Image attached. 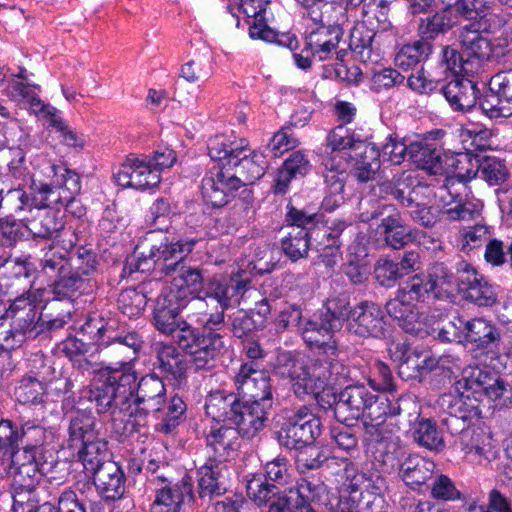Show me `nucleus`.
Wrapping results in <instances>:
<instances>
[{
	"mask_svg": "<svg viewBox=\"0 0 512 512\" xmlns=\"http://www.w3.org/2000/svg\"><path fill=\"white\" fill-rule=\"evenodd\" d=\"M143 344L136 331H114L97 343L100 367L93 370V399L99 413H106L111 407L127 409L138 381L135 362Z\"/></svg>",
	"mask_w": 512,
	"mask_h": 512,
	"instance_id": "f257e3e1",
	"label": "nucleus"
},
{
	"mask_svg": "<svg viewBox=\"0 0 512 512\" xmlns=\"http://www.w3.org/2000/svg\"><path fill=\"white\" fill-rule=\"evenodd\" d=\"M157 234L148 233L143 242L136 246L132 256L128 257L124 272L131 275L135 271L155 270L165 275L173 274L193 250L194 239L170 241L166 236L156 239Z\"/></svg>",
	"mask_w": 512,
	"mask_h": 512,
	"instance_id": "f03ea898",
	"label": "nucleus"
},
{
	"mask_svg": "<svg viewBox=\"0 0 512 512\" xmlns=\"http://www.w3.org/2000/svg\"><path fill=\"white\" fill-rule=\"evenodd\" d=\"M166 404V388L160 377L148 374L136 382L132 399L127 409L111 407L113 417L116 413L127 416L123 433L132 434L147 424L149 413H161Z\"/></svg>",
	"mask_w": 512,
	"mask_h": 512,
	"instance_id": "7ed1b4c3",
	"label": "nucleus"
},
{
	"mask_svg": "<svg viewBox=\"0 0 512 512\" xmlns=\"http://www.w3.org/2000/svg\"><path fill=\"white\" fill-rule=\"evenodd\" d=\"M473 24L459 30L460 49L445 47L443 61L454 75L478 74L491 55L490 41Z\"/></svg>",
	"mask_w": 512,
	"mask_h": 512,
	"instance_id": "20e7f679",
	"label": "nucleus"
},
{
	"mask_svg": "<svg viewBox=\"0 0 512 512\" xmlns=\"http://www.w3.org/2000/svg\"><path fill=\"white\" fill-rule=\"evenodd\" d=\"M455 387L464 403L474 411L475 415L482 413L480 404L487 400H497L510 390V385L503 378L479 367L468 366L463 369L461 378Z\"/></svg>",
	"mask_w": 512,
	"mask_h": 512,
	"instance_id": "39448f33",
	"label": "nucleus"
},
{
	"mask_svg": "<svg viewBox=\"0 0 512 512\" xmlns=\"http://www.w3.org/2000/svg\"><path fill=\"white\" fill-rule=\"evenodd\" d=\"M47 176L50 183H32L31 201L34 208H58L71 199V195H79L81 180L79 174L65 164H51Z\"/></svg>",
	"mask_w": 512,
	"mask_h": 512,
	"instance_id": "423d86ee",
	"label": "nucleus"
},
{
	"mask_svg": "<svg viewBox=\"0 0 512 512\" xmlns=\"http://www.w3.org/2000/svg\"><path fill=\"white\" fill-rule=\"evenodd\" d=\"M407 414L409 422L416 421L420 415L419 407L414 398L400 397L394 404L389 399L372 395V400L367 403V408L360 416L365 429V434L369 436L370 441H379L382 439L383 426L386 417L400 416Z\"/></svg>",
	"mask_w": 512,
	"mask_h": 512,
	"instance_id": "0eeeda50",
	"label": "nucleus"
},
{
	"mask_svg": "<svg viewBox=\"0 0 512 512\" xmlns=\"http://www.w3.org/2000/svg\"><path fill=\"white\" fill-rule=\"evenodd\" d=\"M151 485L154 486V500L150 512H185V506L194 499L193 481L189 475L175 483L166 476H155Z\"/></svg>",
	"mask_w": 512,
	"mask_h": 512,
	"instance_id": "6e6552de",
	"label": "nucleus"
},
{
	"mask_svg": "<svg viewBox=\"0 0 512 512\" xmlns=\"http://www.w3.org/2000/svg\"><path fill=\"white\" fill-rule=\"evenodd\" d=\"M321 434V421L311 408L300 406L283 423L279 431L281 443L289 449L312 444Z\"/></svg>",
	"mask_w": 512,
	"mask_h": 512,
	"instance_id": "1a4fd4ad",
	"label": "nucleus"
},
{
	"mask_svg": "<svg viewBox=\"0 0 512 512\" xmlns=\"http://www.w3.org/2000/svg\"><path fill=\"white\" fill-rule=\"evenodd\" d=\"M241 187L229 165H214L201 181V195L206 204L221 208L235 197Z\"/></svg>",
	"mask_w": 512,
	"mask_h": 512,
	"instance_id": "9d476101",
	"label": "nucleus"
},
{
	"mask_svg": "<svg viewBox=\"0 0 512 512\" xmlns=\"http://www.w3.org/2000/svg\"><path fill=\"white\" fill-rule=\"evenodd\" d=\"M456 274L459 292L466 301L479 307H492L497 302L492 285L470 263L459 260Z\"/></svg>",
	"mask_w": 512,
	"mask_h": 512,
	"instance_id": "9b49d317",
	"label": "nucleus"
},
{
	"mask_svg": "<svg viewBox=\"0 0 512 512\" xmlns=\"http://www.w3.org/2000/svg\"><path fill=\"white\" fill-rule=\"evenodd\" d=\"M276 370L279 375L289 379L291 388L298 398L317 396L322 390L304 360L294 357L290 352L277 357Z\"/></svg>",
	"mask_w": 512,
	"mask_h": 512,
	"instance_id": "f8f14e48",
	"label": "nucleus"
},
{
	"mask_svg": "<svg viewBox=\"0 0 512 512\" xmlns=\"http://www.w3.org/2000/svg\"><path fill=\"white\" fill-rule=\"evenodd\" d=\"M234 385L239 396L248 397L251 401L258 403L273 401L269 374L259 369L254 362L240 366L234 376Z\"/></svg>",
	"mask_w": 512,
	"mask_h": 512,
	"instance_id": "ddd939ff",
	"label": "nucleus"
},
{
	"mask_svg": "<svg viewBox=\"0 0 512 512\" xmlns=\"http://www.w3.org/2000/svg\"><path fill=\"white\" fill-rule=\"evenodd\" d=\"M115 178L119 185L137 190L156 187L160 183V175L152 168L150 156L130 155L121 164Z\"/></svg>",
	"mask_w": 512,
	"mask_h": 512,
	"instance_id": "4468645a",
	"label": "nucleus"
},
{
	"mask_svg": "<svg viewBox=\"0 0 512 512\" xmlns=\"http://www.w3.org/2000/svg\"><path fill=\"white\" fill-rule=\"evenodd\" d=\"M381 308L370 301H361L354 306V312L346 324V331L359 338H381L385 330Z\"/></svg>",
	"mask_w": 512,
	"mask_h": 512,
	"instance_id": "2eb2a0df",
	"label": "nucleus"
},
{
	"mask_svg": "<svg viewBox=\"0 0 512 512\" xmlns=\"http://www.w3.org/2000/svg\"><path fill=\"white\" fill-rule=\"evenodd\" d=\"M361 217L363 221L382 217L381 223L377 227V233L387 246L401 249L408 243L411 235L410 229L403 223L400 212L393 205H382L374 210L370 217H364V214Z\"/></svg>",
	"mask_w": 512,
	"mask_h": 512,
	"instance_id": "dca6fc26",
	"label": "nucleus"
},
{
	"mask_svg": "<svg viewBox=\"0 0 512 512\" xmlns=\"http://www.w3.org/2000/svg\"><path fill=\"white\" fill-rule=\"evenodd\" d=\"M186 306V290L181 287L178 292L169 289L168 292L161 293L156 301L154 308V326L166 335L173 333V330L179 327L183 321L179 314Z\"/></svg>",
	"mask_w": 512,
	"mask_h": 512,
	"instance_id": "f3484780",
	"label": "nucleus"
},
{
	"mask_svg": "<svg viewBox=\"0 0 512 512\" xmlns=\"http://www.w3.org/2000/svg\"><path fill=\"white\" fill-rule=\"evenodd\" d=\"M371 392L364 384L348 385L335 396L334 416L340 423L358 420L372 400Z\"/></svg>",
	"mask_w": 512,
	"mask_h": 512,
	"instance_id": "a211bd4d",
	"label": "nucleus"
},
{
	"mask_svg": "<svg viewBox=\"0 0 512 512\" xmlns=\"http://www.w3.org/2000/svg\"><path fill=\"white\" fill-rule=\"evenodd\" d=\"M339 330L320 313L318 319L307 320L300 328V333L310 348L318 349L325 355H337L338 344L334 335Z\"/></svg>",
	"mask_w": 512,
	"mask_h": 512,
	"instance_id": "6ab92c4d",
	"label": "nucleus"
},
{
	"mask_svg": "<svg viewBox=\"0 0 512 512\" xmlns=\"http://www.w3.org/2000/svg\"><path fill=\"white\" fill-rule=\"evenodd\" d=\"M271 408V402L247 401L241 403L232 425L235 426L234 428L240 436L251 439L265 427Z\"/></svg>",
	"mask_w": 512,
	"mask_h": 512,
	"instance_id": "aec40b11",
	"label": "nucleus"
},
{
	"mask_svg": "<svg viewBox=\"0 0 512 512\" xmlns=\"http://www.w3.org/2000/svg\"><path fill=\"white\" fill-rule=\"evenodd\" d=\"M47 474L46 464L39 466L34 454L22 455L20 452H13L10 470L11 489L37 488L41 477Z\"/></svg>",
	"mask_w": 512,
	"mask_h": 512,
	"instance_id": "412c9836",
	"label": "nucleus"
},
{
	"mask_svg": "<svg viewBox=\"0 0 512 512\" xmlns=\"http://www.w3.org/2000/svg\"><path fill=\"white\" fill-rule=\"evenodd\" d=\"M343 36V29L339 25H317L307 28L305 36V49L312 57L319 61L326 60L330 53L338 47Z\"/></svg>",
	"mask_w": 512,
	"mask_h": 512,
	"instance_id": "4be33fe9",
	"label": "nucleus"
},
{
	"mask_svg": "<svg viewBox=\"0 0 512 512\" xmlns=\"http://www.w3.org/2000/svg\"><path fill=\"white\" fill-rule=\"evenodd\" d=\"M380 156V150L375 144L363 140L356 142V146L348 153L354 177L359 182L372 180L380 169Z\"/></svg>",
	"mask_w": 512,
	"mask_h": 512,
	"instance_id": "5701e85b",
	"label": "nucleus"
},
{
	"mask_svg": "<svg viewBox=\"0 0 512 512\" xmlns=\"http://www.w3.org/2000/svg\"><path fill=\"white\" fill-rule=\"evenodd\" d=\"M239 12L246 17L249 26V35L253 39H260L272 43L277 33L271 29L265 18L268 3L262 0H232Z\"/></svg>",
	"mask_w": 512,
	"mask_h": 512,
	"instance_id": "b1692460",
	"label": "nucleus"
},
{
	"mask_svg": "<svg viewBox=\"0 0 512 512\" xmlns=\"http://www.w3.org/2000/svg\"><path fill=\"white\" fill-rule=\"evenodd\" d=\"M460 444L465 457L474 464L486 466L496 459L491 436L480 427L464 432Z\"/></svg>",
	"mask_w": 512,
	"mask_h": 512,
	"instance_id": "393cba45",
	"label": "nucleus"
},
{
	"mask_svg": "<svg viewBox=\"0 0 512 512\" xmlns=\"http://www.w3.org/2000/svg\"><path fill=\"white\" fill-rule=\"evenodd\" d=\"M412 175L406 171L394 175L392 179L387 180L380 185V191L386 196H391L402 207H409L412 203H417L418 195L425 194L429 187L420 183H414Z\"/></svg>",
	"mask_w": 512,
	"mask_h": 512,
	"instance_id": "a878e982",
	"label": "nucleus"
},
{
	"mask_svg": "<svg viewBox=\"0 0 512 512\" xmlns=\"http://www.w3.org/2000/svg\"><path fill=\"white\" fill-rule=\"evenodd\" d=\"M239 436L238 431L232 426L211 428L206 436L209 461L224 463L233 457L239 447Z\"/></svg>",
	"mask_w": 512,
	"mask_h": 512,
	"instance_id": "bb28decb",
	"label": "nucleus"
},
{
	"mask_svg": "<svg viewBox=\"0 0 512 512\" xmlns=\"http://www.w3.org/2000/svg\"><path fill=\"white\" fill-rule=\"evenodd\" d=\"M451 153H442L429 144L419 141L410 142V160L422 170L433 174L442 175L449 173Z\"/></svg>",
	"mask_w": 512,
	"mask_h": 512,
	"instance_id": "cd10ccee",
	"label": "nucleus"
},
{
	"mask_svg": "<svg viewBox=\"0 0 512 512\" xmlns=\"http://www.w3.org/2000/svg\"><path fill=\"white\" fill-rule=\"evenodd\" d=\"M25 227L34 239L58 242L65 232V222L55 211L38 209L37 213L25 220Z\"/></svg>",
	"mask_w": 512,
	"mask_h": 512,
	"instance_id": "c85d7f7f",
	"label": "nucleus"
},
{
	"mask_svg": "<svg viewBox=\"0 0 512 512\" xmlns=\"http://www.w3.org/2000/svg\"><path fill=\"white\" fill-rule=\"evenodd\" d=\"M501 330L484 317L467 319L465 343L479 350L493 349L501 342Z\"/></svg>",
	"mask_w": 512,
	"mask_h": 512,
	"instance_id": "c756f323",
	"label": "nucleus"
},
{
	"mask_svg": "<svg viewBox=\"0 0 512 512\" xmlns=\"http://www.w3.org/2000/svg\"><path fill=\"white\" fill-rule=\"evenodd\" d=\"M238 396V393L220 389L211 391L205 399L206 415L214 421L227 422L232 425L242 403Z\"/></svg>",
	"mask_w": 512,
	"mask_h": 512,
	"instance_id": "7c9ffc66",
	"label": "nucleus"
},
{
	"mask_svg": "<svg viewBox=\"0 0 512 512\" xmlns=\"http://www.w3.org/2000/svg\"><path fill=\"white\" fill-rule=\"evenodd\" d=\"M98 493L106 500H118L125 492V475L116 462H106L92 475Z\"/></svg>",
	"mask_w": 512,
	"mask_h": 512,
	"instance_id": "2f4dec72",
	"label": "nucleus"
},
{
	"mask_svg": "<svg viewBox=\"0 0 512 512\" xmlns=\"http://www.w3.org/2000/svg\"><path fill=\"white\" fill-rule=\"evenodd\" d=\"M415 304L406 298V295L397 290L394 298L390 299L385 309L389 316L399 322V326L410 334H418L422 331V322L418 312L415 311Z\"/></svg>",
	"mask_w": 512,
	"mask_h": 512,
	"instance_id": "473e14b6",
	"label": "nucleus"
},
{
	"mask_svg": "<svg viewBox=\"0 0 512 512\" xmlns=\"http://www.w3.org/2000/svg\"><path fill=\"white\" fill-rule=\"evenodd\" d=\"M236 155L237 157L231 161L229 166L232 169V173L240 180L242 187L253 184L264 175L265 168L261 160L262 155L252 152L248 147L247 141H245V145L242 148V153H237Z\"/></svg>",
	"mask_w": 512,
	"mask_h": 512,
	"instance_id": "72a5a7b5",
	"label": "nucleus"
},
{
	"mask_svg": "<svg viewBox=\"0 0 512 512\" xmlns=\"http://www.w3.org/2000/svg\"><path fill=\"white\" fill-rule=\"evenodd\" d=\"M441 91L454 110L467 111L479 100L475 82L470 79H454L442 86Z\"/></svg>",
	"mask_w": 512,
	"mask_h": 512,
	"instance_id": "f704fd0d",
	"label": "nucleus"
},
{
	"mask_svg": "<svg viewBox=\"0 0 512 512\" xmlns=\"http://www.w3.org/2000/svg\"><path fill=\"white\" fill-rule=\"evenodd\" d=\"M349 224L342 220H337L330 227L318 228L310 231L311 237L314 236L316 249L323 257H336L340 254V248L347 236L346 229Z\"/></svg>",
	"mask_w": 512,
	"mask_h": 512,
	"instance_id": "c9c22d12",
	"label": "nucleus"
},
{
	"mask_svg": "<svg viewBox=\"0 0 512 512\" xmlns=\"http://www.w3.org/2000/svg\"><path fill=\"white\" fill-rule=\"evenodd\" d=\"M227 467L224 463L209 461L199 469V496H220L226 491Z\"/></svg>",
	"mask_w": 512,
	"mask_h": 512,
	"instance_id": "e433bc0d",
	"label": "nucleus"
},
{
	"mask_svg": "<svg viewBox=\"0 0 512 512\" xmlns=\"http://www.w3.org/2000/svg\"><path fill=\"white\" fill-rule=\"evenodd\" d=\"M435 469L433 461L415 455L408 456L400 464L399 473L408 486L416 489L434 477Z\"/></svg>",
	"mask_w": 512,
	"mask_h": 512,
	"instance_id": "4c0bfd02",
	"label": "nucleus"
},
{
	"mask_svg": "<svg viewBox=\"0 0 512 512\" xmlns=\"http://www.w3.org/2000/svg\"><path fill=\"white\" fill-rule=\"evenodd\" d=\"M325 173L324 180L329 192V196L325 198V205L338 207L343 203L341 196L344 190V174L347 166L346 162L339 160L336 161L335 157H328L324 159Z\"/></svg>",
	"mask_w": 512,
	"mask_h": 512,
	"instance_id": "58836bf2",
	"label": "nucleus"
},
{
	"mask_svg": "<svg viewBox=\"0 0 512 512\" xmlns=\"http://www.w3.org/2000/svg\"><path fill=\"white\" fill-rule=\"evenodd\" d=\"M96 426L97 422L90 411H75L71 415L68 427L69 446L78 447V445L99 439Z\"/></svg>",
	"mask_w": 512,
	"mask_h": 512,
	"instance_id": "ea45409f",
	"label": "nucleus"
},
{
	"mask_svg": "<svg viewBox=\"0 0 512 512\" xmlns=\"http://www.w3.org/2000/svg\"><path fill=\"white\" fill-rule=\"evenodd\" d=\"M336 356L318 357L309 367L322 390L326 385H340L348 375L347 368L334 358Z\"/></svg>",
	"mask_w": 512,
	"mask_h": 512,
	"instance_id": "a19ab883",
	"label": "nucleus"
},
{
	"mask_svg": "<svg viewBox=\"0 0 512 512\" xmlns=\"http://www.w3.org/2000/svg\"><path fill=\"white\" fill-rule=\"evenodd\" d=\"M438 362L435 357L428 353L410 351L400 362L398 372L404 380L421 381L425 375L437 367Z\"/></svg>",
	"mask_w": 512,
	"mask_h": 512,
	"instance_id": "79ce46f5",
	"label": "nucleus"
},
{
	"mask_svg": "<svg viewBox=\"0 0 512 512\" xmlns=\"http://www.w3.org/2000/svg\"><path fill=\"white\" fill-rule=\"evenodd\" d=\"M245 141L231 136L215 135L208 140V154L212 160L219 161L218 165H229L237 157V153H242Z\"/></svg>",
	"mask_w": 512,
	"mask_h": 512,
	"instance_id": "37998d69",
	"label": "nucleus"
},
{
	"mask_svg": "<svg viewBox=\"0 0 512 512\" xmlns=\"http://www.w3.org/2000/svg\"><path fill=\"white\" fill-rule=\"evenodd\" d=\"M281 246L284 254L293 262L308 256L311 234L308 229L284 227Z\"/></svg>",
	"mask_w": 512,
	"mask_h": 512,
	"instance_id": "c03bdc74",
	"label": "nucleus"
},
{
	"mask_svg": "<svg viewBox=\"0 0 512 512\" xmlns=\"http://www.w3.org/2000/svg\"><path fill=\"white\" fill-rule=\"evenodd\" d=\"M424 276L429 283V288L433 292V298L447 296L457 281L452 267L445 262L432 263L427 269V274Z\"/></svg>",
	"mask_w": 512,
	"mask_h": 512,
	"instance_id": "a18cd8bd",
	"label": "nucleus"
},
{
	"mask_svg": "<svg viewBox=\"0 0 512 512\" xmlns=\"http://www.w3.org/2000/svg\"><path fill=\"white\" fill-rule=\"evenodd\" d=\"M432 52V44L427 40H417L401 46L395 54L397 67L408 70L425 61Z\"/></svg>",
	"mask_w": 512,
	"mask_h": 512,
	"instance_id": "49530a36",
	"label": "nucleus"
},
{
	"mask_svg": "<svg viewBox=\"0 0 512 512\" xmlns=\"http://www.w3.org/2000/svg\"><path fill=\"white\" fill-rule=\"evenodd\" d=\"M79 446V459L86 472L91 475L99 471L100 467L104 466L106 462H112L107 459V442L100 438Z\"/></svg>",
	"mask_w": 512,
	"mask_h": 512,
	"instance_id": "de8ad7c7",
	"label": "nucleus"
},
{
	"mask_svg": "<svg viewBox=\"0 0 512 512\" xmlns=\"http://www.w3.org/2000/svg\"><path fill=\"white\" fill-rule=\"evenodd\" d=\"M158 361L161 370L181 384L186 378V362L173 345H163L158 351Z\"/></svg>",
	"mask_w": 512,
	"mask_h": 512,
	"instance_id": "09e8293b",
	"label": "nucleus"
},
{
	"mask_svg": "<svg viewBox=\"0 0 512 512\" xmlns=\"http://www.w3.org/2000/svg\"><path fill=\"white\" fill-rule=\"evenodd\" d=\"M353 312L354 307L350 304L349 296L345 293H340L328 297L320 313L341 329L344 322L346 324L349 322Z\"/></svg>",
	"mask_w": 512,
	"mask_h": 512,
	"instance_id": "8fccbe9b",
	"label": "nucleus"
},
{
	"mask_svg": "<svg viewBox=\"0 0 512 512\" xmlns=\"http://www.w3.org/2000/svg\"><path fill=\"white\" fill-rule=\"evenodd\" d=\"M446 2L445 8L441 11L421 20L419 32L425 40L433 39L438 34L445 33L454 26V13L452 9H450L449 1Z\"/></svg>",
	"mask_w": 512,
	"mask_h": 512,
	"instance_id": "3c124183",
	"label": "nucleus"
},
{
	"mask_svg": "<svg viewBox=\"0 0 512 512\" xmlns=\"http://www.w3.org/2000/svg\"><path fill=\"white\" fill-rule=\"evenodd\" d=\"M18 431L17 450L15 452H20L22 455L34 454L36 456V451L43 446L46 440L45 428L27 422Z\"/></svg>",
	"mask_w": 512,
	"mask_h": 512,
	"instance_id": "603ef678",
	"label": "nucleus"
},
{
	"mask_svg": "<svg viewBox=\"0 0 512 512\" xmlns=\"http://www.w3.org/2000/svg\"><path fill=\"white\" fill-rule=\"evenodd\" d=\"M361 139L355 138L353 134H350L343 125H338L331 129L326 137V152L330 151L331 157L344 158L348 157V153L353 150L356 146V142H360Z\"/></svg>",
	"mask_w": 512,
	"mask_h": 512,
	"instance_id": "864d4df0",
	"label": "nucleus"
},
{
	"mask_svg": "<svg viewBox=\"0 0 512 512\" xmlns=\"http://www.w3.org/2000/svg\"><path fill=\"white\" fill-rule=\"evenodd\" d=\"M449 159V172H455L461 182H468L480 173V168L475 165H481V159L471 153H451Z\"/></svg>",
	"mask_w": 512,
	"mask_h": 512,
	"instance_id": "5fc2aeb1",
	"label": "nucleus"
},
{
	"mask_svg": "<svg viewBox=\"0 0 512 512\" xmlns=\"http://www.w3.org/2000/svg\"><path fill=\"white\" fill-rule=\"evenodd\" d=\"M415 441L432 451L440 452L445 448V442L441 431L435 422L430 419H422L414 432Z\"/></svg>",
	"mask_w": 512,
	"mask_h": 512,
	"instance_id": "6e6d98bb",
	"label": "nucleus"
},
{
	"mask_svg": "<svg viewBox=\"0 0 512 512\" xmlns=\"http://www.w3.org/2000/svg\"><path fill=\"white\" fill-rule=\"evenodd\" d=\"M96 265V255L91 250L84 247L69 250L67 267L86 280L90 281L96 272Z\"/></svg>",
	"mask_w": 512,
	"mask_h": 512,
	"instance_id": "4d7b16f0",
	"label": "nucleus"
},
{
	"mask_svg": "<svg viewBox=\"0 0 512 512\" xmlns=\"http://www.w3.org/2000/svg\"><path fill=\"white\" fill-rule=\"evenodd\" d=\"M39 261L41 270L47 274H56L57 276L67 268L68 265V253L65 247H59L58 242L51 243Z\"/></svg>",
	"mask_w": 512,
	"mask_h": 512,
	"instance_id": "13d9d810",
	"label": "nucleus"
},
{
	"mask_svg": "<svg viewBox=\"0 0 512 512\" xmlns=\"http://www.w3.org/2000/svg\"><path fill=\"white\" fill-rule=\"evenodd\" d=\"M466 326L467 318L454 315L451 318L442 319L433 331L437 332L438 339L443 342L465 343Z\"/></svg>",
	"mask_w": 512,
	"mask_h": 512,
	"instance_id": "bf43d9fd",
	"label": "nucleus"
},
{
	"mask_svg": "<svg viewBox=\"0 0 512 512\" xmlns=\"http://www.w3.org/2000/svg\"><path fill=\"white\" fill-rule=\"evenodd\" d=\"M146 304L145 292L137 288H128L121 291L117 299L118 309L129 318L141 315Z\"/></svg>",
	"mask_w": 512,
	"mask_h": 512,
	"instance_id": "052dcab7",
	"label": "nucleus"
},
{
	"mask_svg": "<svg viewBox=\"0 0 512 512\" xmlns=\"http://www.w3.org/2000/svg\"><path fill=\"white\" fill-rule=\"evenodd\" d=\"M172 286L175 292L181 287L186 290V298L189 294L197 292L203 282L201 271L197 268L187 266L185 262L173 273Z\"/></svg>",
	"mask_w": 512,
	"mask_h": 512,
	"instance_id": "680f3d73",
	"label": "nucleus"
},
{
	"mask_svg": "<svg viewBox=\"0 0 512 512\" xmlns=\"http://www.w3.org/2000/svg\"><path fill=\"white\" fill-rule=\"evenodd\" d=\"M88 283V280L67 267L57 276L53 291L59 297L70 298L77 291L84 289Z\"/></svg>",
	"mask_w": 512,
	"mask_h": 512,
	"instance_id": "e2e57ef3",
	"label": "nucleus"
},
{
	"mask_svg": "<svg viewBox=\"0 0 512 512\" xmlns=\"http://www.w3.org/2000/svg\"><path fill=\"white\" fill-rule=\"evenodd\" d=\"M374 36L372 31L363 26L356 28L351 33L350 48L359 61L363 63L373 61L372 41Z\"/></svg>",
	"mask_w": 512,
	"mask_h": 512,
	"instance_id": "0e129e2a",
	"label": "nucleus"
},
{
	"mask_svg": "<svg viewBox=\"0 0 512 512\" xmlns=\"http://www.w3.org/2000/svg\"><path fill=\"white\" fill-rule=\"evenodd\" d=\"M475 168H480V176L489 185H500L506 181L509 176V170L504 161L491 156H486L481 159V165Z\"/></svg>",
	"mask_w": 512,
	"mask_h": 512,
	"instance_id": "69168bd1",
	"label": "nucleus"
},
{
	"mask_svg": "<svg viewBox=\"0 0 512 512\" xmlns=\"http://www.w3.org/2000/svg\"><path fill=\"white\" fill-rule=\"evenodd\" d=\"M45 392V384L32 375L24 376L16 388L17 399L23 404L42 402Z\"/></svg>",
	"mask_w": 512,
	"mask_h": 512,
	"instance_id": "338daca9",
	"label": "nucleus"
},
{
	"mask_svg": "<svg viewBox=\"0 0 512 512\" xmlns=\"http://www.w3.org/2000/svg\"><path fill=\"white\" fill-rule=\"evenodd\" d=\"M399 289L415 305L426 302L433 297V292L429 288V283L423 274H415L400 286Z\"/></svg>",
	"mask_w": 512,
	"mask_h": 512,
	"instance_id": "774afa93",
	"label": "nucleus"
}]
</instances>
